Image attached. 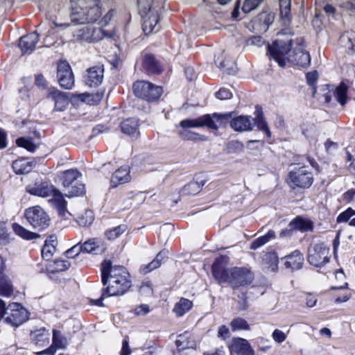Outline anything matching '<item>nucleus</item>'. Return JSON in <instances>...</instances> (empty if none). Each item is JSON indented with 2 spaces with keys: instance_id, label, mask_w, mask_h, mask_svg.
I'll return each mask as SVG.
<instances>
[{
  "instance_id": "obj_2",
  "label": "nucleus",
  "mask_w": 355,
  "mask_h": 355,
  "mask_svg": "<svg viewBox=\"0 0 355 355\" xmlns=\"http://www.w3.org/2000/svg\"><path fill=\"white\" fill-rule=\"evenodd\" d=\"M71 19L80 24H95L102 18L98 0H71Z\"/></svg>"
},
{
  "instance_id": "obj_40",
  "label": "nucleus",
  "mask_w": 355,
  "mask_h": 355,
  "mask_svg": "<svg viewBox=\"0 0 355 355\" xmlns=\"http://www.w3.org/2000/svg\"><path fill=\"white\" fill-rule=\"evenodd\" d=\"M12 230L17 235L26 240H33L40 237L37 233L32 232L17 223L12 225Z\"/></svg>"
},
{
  "instance_id": "obj_15",
  "label": "nucleus",
  "mask_w": 355,
  "mask_h": 355,
  "mask_svg": "<svg viewBox=\"0 0 355 355\" xmlns=\"http://www.w3.org/2000/svg\"><path fill=\"white\" fill-rule=\"evenodd\" d=\"M230 355H255L250 343L245 338H233L228 345Z\"/></svg>"
},
{
  "instance_id": "obj_34",
  "label": "nucleus",
  "mask_w": 355,
  "mask_h": 355,
  "mask_svg": "<svg viewBox=\"0 0 355 355\" xmlns=\"http://www.w3.org/2000/svg\"><path fill=\"white\" fill-rule=\"evenodd\" d=\"M55 241V237L51 235L45 241V243L42 249V256L44 259L49 260L53 257L55 248L53 243Z\"/></svg>"
},
{
  "instance_id": "obj_48",
  "label": "nucleus",
  "mask_w": 355,
  "mask_h": 355,
  "mask_svg": "<svg viewBox=\"0 0 355 355\" xmlns=\"http://www.w3.org/2000/svg\"><path fill=\"white\" fill-rule=\"evenodd\" d=\"M280 15L285 24L291 19V4L290 0H282L280 1Z\"/></svg>"
},
{
  "instance_id": "obj_16",
  "label": "nucleus",
  "mask_w": 355,
  "mask_h": 355,
  "mask_svg": "<svg viewBox=\"0 0 355 355\" xmlns=\"http://www.w3.org/2000/svg\"><path fill=\"white\" fill-rule=\"evenodd\" d=\"M106 287L103 289V296H116L123 295L131 286L130 281L107 279Z\"/></svg>"
},
{
  "instance_id": "obj_4",
  "label": "nucleus",
  "mask_w": 355,
  "mask_h": 355,
  "mask_svg": "<svg viewBox=\"0 0 355 355\" xmlns=\"http://www.w3.org/2000/svg\"><path fill=\"white\" fill-rule=\"evenodd\" d=\"M26 191L30 194L42 198H50L49 202L54 204L60 214H64L67 202L62 193L53 185L43 182L33 187L28 186Z\"/></svg>"
},
{
  "instance_id": "obj_32",
  "label": "nucleus",
  "mask_w": 355,
  "mask_h": 355,
  "mask_svg": "<svg viewBox=\"0 0 355 355\" xmlns=\"http://www.w3.org/2000/svg\"><path fill=\"white\" fill-rule=\"evenodd\" d=\"M33 164L27 159H21L12 163V168L17 174L28 173L32 171Z\"/></svg>"
},
{
  "instance_id": "obj_51",
  "label": "nucleus",
  "mask_w": 355,
  "mask_h": 355,
  "mask_svg": "<svg viewBox=\"0 0 355 355\" xmlns=\"http://www.w3.org/2000/svg\"><path fill=\"white\" fill-rule=\"evenodd\" d=\"M261 0H245L242 10L245 13H248L257 8Z\"/></svg>"
},
{
  "instance_id": "obj_64",
  "label": "nucleus",
  "mask_w": 355,
  "mask_h": 355,
  "mask_svg": "<svg viewBox=\"0 0 355 355\" xmlns=\"http://www.w3.org/2000/svg\"><path fill=\"white\" fill-rule=\"evenodd\" d=\"M317 77H318V75L315 71L311 72V73H308L306 74V79H307L308 83L310 85H313L316 81Z\"/></svg>"
},
{
  "instance_id": "obj_59",
  "label": "nucleus",
  "mask_w": 355,
  "mask_h": 355,
  "mask_svg": "<svg viewBox=\"0 0 355 355\" xmlns=\"http://www.w3.org/2000/svg\"><path fill=\"white\" fill-rule=\"evenodd\" d=\"M149 306L147 304H141L135 309V313L137 315H144L149 313Z\"/></svg>"
},
{
  "instance_id": "obj_7",
  "label": "nucleus",
  "mask_w": 355,
  "mask_h": 355,
  "mask_svg": "<svg viewBox=\"0 0 355 355\" xmlns=\"http://www.w3.org/2000/svg\"><path fill=\"white\" fill-rule=\"evenodd\" d=\"M24 216L34 229L42 230L49 225L50 217L40 206L36 205L26 209Z\"/></svg>"
},
{
  "instance_id": "obj_47",
  "label": "nucleus",
  "mask_w": 355,
  "mask_h": 355,
  "mask_svg": "<svg viewBox=\"0 0 355 355\" xmlns=\"http://www.w3.org/2000/svg\"><path fill=\"white\" fill-rule=\"evenodd\" d=\"M16 144L18 146L31 153L35 152L37 148V145L33 142V139L30 137H20L17 139Z\"/></svg>"
},
{
  "instance_id": "obj_20",
  "label": "nucleus",
  "mask_w": 355,
  "mask_h": 355,
  "mask_svg": "<svg viewBox=\"0 0 355 355\" xmlns=\"http://www.w3.org/2000/svg\"><path fill=\"white\" fill-rule=\"evenodd\" d=\"M47 98L53 100L55 103V110L63 111L68 105V96L67 94L59 91L56 88H50L48 90Z\"/></svg>"
},
{
  "instance_id": "obj_14",
  "label": "nucleus",
  "mask_w": 355,
  "mask_h": 355,
  "mask_svg": "<svg viewBox=\"0 0 355 355\" xmlns=\"http://www.w3.org/2000/svg\"><path fill=\"white\" fill-rule=\"evenodd\" d=\"M58 78L61 87L71 89L74 85V78L69 64L66 61L58 65Z\"/></svg>"
},
{
  "instance_id": "obj_50",
  "label": "nucleus",
  "mask_w": 355,
  "mask_h": 355,
  "mask_svg": "<svg viewBox=\"0 0 355 355\" xmlns=\"http://www.w3.org/2000/svg\"><path fill=\"white\" fill-rule=\"evenodd\" d=\"M125 230L124 225H119L106 232L105 235L109 240H114L121 235Z\"/></svg>"
},
{
  "instance_id": "obj_17",
  "label": "nucleus",
  "mask_w": 355,
  "mask_h": 355,
  "mask_svg": "<svg viewBox=\"0 0 355 355\" xmlns=\"http://www.w3.org/2000/svg\"><path fill=\"white\" fill-rule=\"evenodd\" d=\"M104 78L103 64L92 67L87 70L84 77L85 84L90 87H96L101 85Z\"/></svg>"
},
{
  "instance_id": "obj_5",
  "label": "nucleus",
  "mask_w": 355,
  "mask_h": 355,
  "mask_svg": "<svg viewBox=\"0 0 355 355\" xmlns=\"http://www.w3.org/2000/svg\"><path fill=\"white\" fill-rule=\"evenodd\" d=\"M82 174L76 169L67 170L63 173L62 185L67 191L66 196L72 198L83 194L85 185L80 182Z\"/></svg>"
},
{
  "instance_id": "obj_36",
  "label": "nucleus",
  "mask_w": 355,
  "mask_h": 355,
  "mask_svg": "<svg viewBox=\"0 0 355 355\" xmlns=\"http://www.w3.org/2000/svg\"><path fill=\"white\" fill-rule=\"evenodd\" d=\"M144 67L149 72L159 73L162 71V67L153 55H146L144 59Z\"/></svg>"
},
{
  "instance_id": "obj_33",
  "label": "nucleus",
  "mask_w": 355,
  "mask_h": 355,
  "mask_svg": "<svg viewBox=\"0 0 355 355\" xmlns=\"http://www.w3.org/2000/svg\"><path fill=\"white\" fill-rule=\"evenodd\" d=\"M211 121L216 128H209L213 130H218L219 127L225 126L232 117L231 113L218 114L214 113L212 115L209 114Z\"/></svg>"
},
{
  "instance_id": "obj_11",
  "label": "nucleus",
  "mask_w": 355,
  "mask_h": 355,
  "mask_svg": "<svg viewBox=\"0 0 355 355\" xmlns=\"http://www.w3.org/2000/svg\"><path fill=\"white\" fill-rule=\"evenodd\" d=\"M329 248L322 243L311 245L309 248L308 261L315 267H322L329 261Z\"/></svg>"
},
{
  "instance_id": "obj_41",
  "label": "nucleus",
  "mask_w": 355,
  "mask_h": 355,
  "mask_svg": "<svg viewBox=\"0 0 355 355\" xmlns=\"http://www.w3.org/2000/svg\"><path fill=\"white\" fill-rule=\"evenodd\" d=\"M77 98L87 104H96L101 101L103 96V93L97 92L96 94L82 93L75 95Z\"/></svg>"
},
{
  "instance_id": "obj_18",
  "label": "nucleus",
  "mask_w": 355,
  "mask_h": 355,
  "mask_svg": "<svg viewBox=\"0 0 355 355\" xmlns=\"http://www.w3.org/2000/svg\"><path fill=\"white\" fill-rule=\"evenodd\" d=\"M67 345V340L61 331L54 329L53 331L52 345L47 349L37 354L54 355L58 349H65Z\"/></svg>"
},
{
  "instance_id": "obj_10",
  "label": "nucleus",
  "mask_w": 355,
  "mask_h": 355,
  "mask_svg": "<svg viewBox=\"0 0 355 355\" xmlns=\"http://www.w3.org/2000/svg\"><path fill=\"white\" fill-rule=\"evenodd\" d=\"M101 276L103 286L107 285V279L130 281L126 269L121 266H112L110 261H105L101 264Z\"/></svg>"
},
{
  "instance_id": "obj_60",
  "label": "nucleus",
  "mask_w": 355,
  "mask_h": 355,
  "mask_svg": "<svg viewBox=\"0 0 355 355\" xmlns=\"http://www.w3.org/2000/svg\"><path fill=\"white\" fill-rule=\"evenodd\" d=\"M264 44L263 38L260 36H254L249 39L248 44L261 46Z\"/></svg>"
},
{
  "instance_id": "obj_45",
  "label": "nucleus",
  "mask_w": 355,
  "mask_h": 355,
  "mask_svg": "<svg viewBox=\"0 0 355 355\" xmlns=\"http://www.w3.org/2000/svg\"><path fill=\"white\" fill-rule=\"evenodd\" d=\"M275 238V233L273 230H269L266 234L255 239L250 245L251 250H257Z\"/></svg>"
},
{
  "instance_id": "obj_24",
  "label": "nucleus",
  "mask_w": 355,
  "mask_h": 355,
  "mask_svg": "<svg viewBox=\"0 0 355 355\" xmlns=\"http://www.w3.org/2000/svg\"><path fill=\"white\" fill-rule=\"evenodd\" d=\"M130 170L128 166H123L117 169L112 175L111 184L116 187L129 182L131 180Z\"/></svg>"
},
{
  "instance_id": "obj_30",
  "label": "nucleus",
  "mask_w": 355,
  "mask_h": 355,
  "mask_svg": "<svg viewBox=\"0 0 355 355\" xmlns=\"http://www.w3.org/2000/svg\"><path fill=\"white\" fill-rule=\"evenodd\" d=\"M193 306V302L187 299L182 297L175 303L173 311L178 317L183 316L186 313L191 310Z\"/></svg>"
},
{
  "instance_id": "obj_61",
  "label": "nucleus",
  "mask_w": 355,
  "mask_h": 355,
  "mask_svg": "<svg viewBox=\"0 0 355 355\" xmlns=\"http://www.w3.org/2000/svg\"><path fill=\"white\" fill-rule=\"evenodd\" d=\"M317 301H318V300L315 296L309 294L306 297V304L307 306L311 308V307H313L314 306H315Z\"/></svg>"
},
{
  "instance_id": "obj_23",
  "label": "nucleus",
  "mask_w": 355,
  "mask_h": 355,
  "mask_svg": "<svg viewBox=\"0 0 355 355\" xmlns=\"http://www.w3.org/2000/svg\"><path fill=\"white\" fill-rule=\"evenodd\" d=\"M262 269L266 272H275L278 269L279 257L276 252L265 253L261 261Z\"/></svg>"
},
{
  "instance_id": "obj_38",
  "label": "nucleus",
  "mask_w": 355,
  "mask_h": 355,
  "mask_svg": "<svg viewBox=\"0 0 355 355\" xmlns=\"http://www.w3.org/2000/svg\"><path fill=\"white\" fill-rule=\"evenodd\" d=\"M166 255V252L164 251H162L159 252L156 257L148 264L144 265L141 267V270L143 273L146 274L155 269L158 268L162 263V261Z\"/></svg>"
},
{
  "instance_id": "obj_27",
  "label": "nucleus",
  "mask_w": 355,
  "mask_h": 355,
  "mask_svg": "<svg viewBox=\"0 0 355 355\" xmlns=\"http://www.w3.org/2000/svg\"><path fill=\"white\" fill-rule=\"evenodd\" d=\"M290 60L295 62L297 65L306 67L311 63V57L309 53L300 46L298 49L295 50L292 58H290Z\"/></svg>"
},
{
  "instance_id": "obj_3",
  "label": "nucleus",
  "mask_w": 355,
  "mask_h": 355,
  "mask_svg": "<svg viewBox=\"0 0 355 355\" xmlns=\"http://www.w3.org/2000/svg\"><path fill=\"white\" fill-rule=\"evenodd\" d=\"M212 272L219 282H228L232 287H239L250 284L254 276L252 272L245 268H234L220 272L214 263Z\"/></svg>"
},
{
  "instance_id": "obj_13",
  "label": "nucleus",
  "mask_w": 355,
  "mask_h": 355,
  "mask_svg": "<svg viewBox=\"0 0 355 355\" xmlns=\"http://www.w3.org/2000/svg\"><path fill=\"white\" fill-rule=\"evenodd\" d=\"M10 313L5 318V321L12 326L18 327L28 319V313L20 304L14 302L8 305Z\"/></svg>"
},
{
  "instance_id": "obj_28",
  "label": "nucleus",
  "mask_w": 355,
  "mask_h": 355,
  "mask_svg": "<svg viewBox=\"0 0 355 355\" xmlns=\"http://www.w3.org/2000/svg\"><path fill=\"white\" fill-rule=\"evenodd\" d=\"M50 334L45 328H40L31 332V339L37 345L44 347L49 343Z\"/></svg>"
},
{
  "instance_id": "obj_44",
  "label": "nucleus",
  "mask_w": 355,
  "mask_h": 355,
  "mask_svg": "<svg viewBox=\"0 0 355 355\" xmlns=\"http://www.w3.org/2000/svg\"><path fill=\"white\" fill-rule=\"evenodd\" d=\"M347 90L348 86L345 83H341L334 90V96L341 105H344L347 103Z\"/></svg>"
},
{
  "instance_id": "obj_6",
  "label": "nucleus",
  "mask_w": 355,
  "mask_h": 355,
  "mask_svg": "<svg viewBox=\"0 0 355 355\" xmlns=\"http://www.w3.org/2000/svg\"><path fill=\"white\" fill-rule=\"evenodd\" d=\"M153 0H138L139 13L143 21V31L146 35L151 33L158 22L157 13L151 10Z\"/></svg>"
},
{
  "instance_id": "obj_55",
  "label": "nucleus",
  "mask_w": 355,
  "mask_h": 355,
  "mask_svg": "<svg viewBox=\"0 0 355 355\" xmlns=\"http://www.w3.org/2000/svg\"><path fill=\"white\" fill-rule=\"evenodd\" d=\"M216 96L217 98L220 100H226L231 98L232 96V94L229 89L222 88L216 93Z\"/></svg>"
},
{
  "instance_id": "obj_63",
  "label": "nucleus",
  "mask_w": 355,
  "mask_h": 355,
  "mask_svg": "<svg viewBox=\"0 0 355 355\" xmlns=\"http://www.w3.org/2000/svg\"><path fill=\"white\" fill-rule=\"evenodd\" d=\"M35 84L37 87L44 88L46 80L42 75H37L35 78Z\"/></svg>"
},
{
  "instance_id": "obj_25",
  "label": "nucleus",
  "mask_w": 355,
  "mask_h": 355,
  "mask_svg": "<svg viewBox=\"0 0 355 355\" xmlns=\"http://www.w3.org/2000/svg\"><path fill=\"white\" fill-rule=\"evenodd\" d=\"M230 125L235 131H249L253 128L252 119L250 116H239L230 121Z\"/></svg>"
},
{
  "instance_id": "obj_52",
  "label": "nucleus",
  "mask_w": 355,
  "mask_h": 355,
  "mask_svg": "<svg viewBox=\"0 0 355 355\" xmlns=\"http://www.w3.org/2000/svg\"><path fill=\"white\" fill-rule=\"evenodd\" d=\"M353 216H355V210L349 207L338 216L336 221L338 223H345Z\"/></svg>"
},
{
  "instance_id": "obj_62",
  "label": "nucleus",
  "mask_w": 355,
  "mask_h": 355,
  "mask_svg": "<svg viewBox=\"0 0 355 355\" xmlns=\"http://www.w3.org/2000/svg\"><path fill=\"white\" fill-rule=\"evenodd\" d=\"M130 348L128 345V342L127 340H123L122 343V349L121 351V355H130Z\"/></svg>"
},
{
  "instance_id": "obj_43",
  "label": "nucleus",
  "mask_w": 355,
  "mask_h": 355,
  "mask_svg": "<svg viewBox=\"0 0 355 355\" xmlns=\"http://www.w3.org/2000/svg\"><path fill=\"white\" fill-rule=\"evenodd\" d=\"M13 293L12 284L6 275L0 276V295L10 297Z\"/></svg>"
},
{
  "instance_id": "obj_29",
  "label": "nucleus",
  "mask_w": 355,
  "mask_h": 355,
  "mask_svg": "<svg viewBox=\"0 0 355 355\" xmlns=\"http://www.w3.org/2000/svg\"><path fill=\"white\" fill-rule=\"evenodd\" d=\"M82 252L87 253L99 254L104 251L105 248L101 242L96 239H90L80 245Z\"/></svg>"
},
{
  "instance_id": "obj_49",
  "label": "nucleus",
  "mask_w": 355,
  "mask_h": 355,
  "mask_svg": "<svg viewBox=\"0 0 355 355\" xmlns=\"http://www.w3.org/2000/svg\"><path fill=\"white\" fill-rule=\"evenodd\" d=\"M94 220V216L92 211L87 210L77 218V223L79 225L83 227H87L90 225Z\"/></svg>"
},
{
  "instance_id": "obj_9",
  "label": "nucleus",
  "mask_w": 355,
  "mask_h": 355,
  "mask_svg": "<svg viewBox=\"0 0 355 355\" xmlns=\"http://www.w3.org/2000/svg\"><path fill=\"white\" fill-rule=\"evenodd\" d=\"M288 184L292 188H309L313 182L311 173L308 171L306 167L296 168L288 173Z\"/></svg>"
},
{
  "instance_id": "obj_58",
  "label": "nucleus",
  "mask_w": 355,
  "mask_h": 355,
  "mask_svg": "<svg viewBox=\"0 0 355 355\" xmlns=\"http://www.w3.org/2000/svg\"><path fill=\"white\" fill-rule=\"evenodd\" d=\"M229 148L234 152H240L243 149V145L241 142L238 141H232L229 143Z\"/></svg>"
},
{
  "instance_id": "obj_8",
  "label": "nucleus",
  "mask_w": 355,
  "mask_h": 355,
  "mask_svg": "<svg viewBox=\"0 0 355 355\" xmlns=\"http://www.w3.org/2000/svg\"><path fill=\"white\" fill-rule=\"evenodd\" d=\"M135 94L148 101H154L159 98L162 94V88L149 82L137 81L133 84Z\"/></svg>"
},
{
  "instance_id": "obj_46",
  "label": "nucleus",
  "mask_w": 355,
  "mask_h": 355,
  "mask_svg": "<svg viewBox=\"0 0 355 355\" xmlns=\"http://www.w3.org/2000/svg\"><path fill=\"white\" fill-rule=\"evenodd\" d=\"M230 327L233 331H248L250 330V325L248 322L242 318H236L230 322Z\"/></svg>"
},
{
  "instance_id": "obj_1",
  "label": "nucleus",
  "mask_w": 355,
  "mask_h": 355,
  "mask_svg": "<svg viewBox=\"0 0 355 355\" xmlns=\"http://www.w3.org/2000/svg\"><path fill=\"white\" fill-rule=\"evenodd\" d=\"M112 17V11L108 12L102 19L95 24H87L82 27L73 29V37L78 40L89 43H95L105 37H111L114 33L111 30L105 29Z\"/></svg>"
},
{
  "instance_id": "obj_56",
  "label": "nucleus",
  "mask_w": 355,
  "mask_h": 355,
  "mask_svg": "<svg viewBox=\"0 0 355 355\" xmlns=\"http://www.w3.org/2000/svg\"><path fill=\"white\" fill-rule=\"evenodd\" d=\"M82 252L81 247L80 245H76L73 246L71 248L69 249L66 251L67 257L69 258H74L78 256L80 252Z\"/></svg>"
},
{
  "instance_id": "obj_35",
  "label": "nucleus",
  "mask_w": 355,
  "mask_h": 355,
  "mask_svg": "<svg viewBox=\"0 0 355 355\" xmlns=\"http://www.w3.org/2000/svg\"><path fill=\"white\" fill-rule=\"evenodd\" d=\"M71 264L67 260L58 259L50 263L46 266L49 272L54 273L65 271L70 267Z\"/></svg>"
},
{
  "instance_id": "obj_57",
  "label": "nucleus",
  "mask_w": 355,
  "mask_h": 355,
  "mask_svg": "<svg viewBox=\"0 0 355 355\" xmlns=\"http://www.w3.org/2000/svg\"><path fill=\"white\" fill-rule=\"evenodd\" d=\"M218 337L222 340H225L230 337V329L225 325H222L218 331Z\"/></svg>"
},
{
  "instance_id": "obj_39",
  "label": "nucleus",
  "mask_w": 355,
  "mask_h": 355,
  "mask_svg": "<svg viewBox=\"0 0 355 355\" xmlns=\"http://www.w3.org/2000/svg\"><path fill=\"white\" fill-rule=\"evenodd\" d=\"M166 255V252L164 251H162L159 252L156 257L148 264L144 265L141 267V270L143 273L146 274L155 269L158 268L162 263V261Z\"/></svg>"
},
{
  "instance_id": "obj_54",
  "label": "nucleus",
  "mask_w": 355,
  "mask_h": 355,
  "mask_svg": "<svg viewBox=\"0 0 355 355\" xmlns=\"http://www.w3.org/2000/svg\"><path fill=\"white\" fill-rule=\"evenodd\" d=\"M9 242L8 235L6 232L5 224L0 221V244L6 245Z\"/></svg>"
},
{
  "instance_id": "obj_12",
  "label": "nucleus",
  "mask_w": 355,
  "mask_h": 355,
  "mask_svg": "<svg viewBox=\"0 0 355 355\" xmlns=\"http://www.w3.org/2000/svg\"><path fill=\"white\" fill-rule=\"evenodd\" d=\"M291 48V41L277 40L272 45L268 44V46L270 55L282 67L286 66L287 60H290V58H286V55L290 51Z\"/></svg>"
},
{
  "instance_id": "obj_37",
  "label": "nucleus",
  "mask_w": 355,
  "mask_h": 355,
  "mask_svg": "<svg viewBox=\"0 0 355 355\" xmlns=\"http://www.w3.org/2000/svg\"><path fill=\"white\" fill-rule=\"evenodd\" d=\"M139 127L137 119L130 118L123 121L121 124V130L123 133L132 135L137 132Z\"/></svg>"
},
{
  "instance_id": "obj_22",
  "label": "nucleus",
  "mask_w": 355,
  "mask_h": 355,
  "mask_svg": "<svg viewBox=\"0 0 355 355\" xmlns=\"http://www.w3.org/2000/svg\"><path fill=\"white\" fill-rule=\"evenodd\" d=\"M283 260H284L285 267L293 270H299L302 268L304 259L300 250H295L285 256Z\"/></svg>"
},
{
  "instance_id": "obj_26",
  "label": "nucleus",
  "mask_w": 355,
  "mask_h": 355,
  "mask_svg": "<svg viewBox=\"0 0 355 355\" xmlns=\"http://www.w3.org/2000/svg\"><path fill=\"white\" fill-rule=\"evenodd\" d=\"M176 345L179 351H182L186 349L196 348V343L192 338V335L189 332L185 331L178 336Z\"/></svg>"
},
{
  "instance_id": "obj_21",
  "label": "nucleus",
  "mask_w": 355,
  "mask_h": 355,
  "mask_svg": "<svg viewBox=\"0 0 355 355\" xmlns=\"http://www.w3.org/2000/svg\"><path fill=\"white\" fill-rule=\"evenodd\" d=\"M39 41V35L33 32L20 38L19 46L23 53H31Z\"/></svg>"
},
{
  "instance_id": "obj_19",
  "label": "nucleus",
  "mask_w": 355,
  "mask_h": 355,
  "mask_svg": "<svg viewBox=\"0 0 355 355\" xmlns=\"http://www.w3.org/2000/svg\"><path fill=\"white\" fill-rule=\"evenodd\" d=\"M180 125L184 128H197L204 126L207 128H216L215 125L212 123L209 114H205L196 119H187L182 120L180 123Z\"/></svg>"
},
{
  "instance_id": "obj_53",
  "label": "nucleus",
  "mask_w": 355,
  "mask_h": 355,
  "mask_svg": "<svg viewBox=\"0 0 355 355\" xmlns=\"http://www.w3.org/2000/svg\"><path fill=\"white\" fill-rule=\"evenodd\" d=\"M271 336L273 340L278 344L284 342L287 338L286 334L279 329H275L272 333Z\"/></svg>"
},
{
  "instance_id": "obj_42",
  "label": "nucleus",
  "mask_w": 355,
  "mask_h": 355,
  "mask_svg": "<svg viewBox=\"0 0 355 355\" xmlns=\"http://www.w3.org/2000/svg\"><path fill=\"white\" fill-rule=\"evenodd\" d=\"M290 226L295 230L302 232L310 231L313 229V223L308 219L297 218L290 223Z\"/></svg>"
},
{
  "instance_id": "obj_31",
  "label": "nucleus",
  "mask_w": 355,
  "mask_h": 355,
  "mask_svg": "<svg viewBox=\"0 0 355 355\" xmlns=\"http://www.w3.org/2000/svg\"><path fill=\"white\" fill-rule=\"evenodd\" d=\"M253 125L256 124L258 129L266 132V135L270 137V132L266 121H265L261 107L256 106L255 118L252 119Z\"/></svg>"
}]
</instances>
